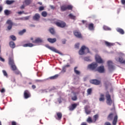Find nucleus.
I'll return each instance as SVG.
<instances>
[{
    "label": "nucleus",
    "instance_id": "nucleus-37",
    "mask_svg": "<svg viewBox=\"0 0 125 125\" xmlns=\"http://www.w3.org/2000/svg\"><path fill=\"white\" fill-rule=\"evenodd\" d=\"M69 18H70V19H72V20H76V16H74L73 14H70L68 15Z\"/></svg>",
    "mask_w": 125,
    "mask_h": 125
},
{
    "label": "nucleus",
    "instance_id": "nucleus-63",
    "mask_svg": "<svg viewBox=\"0 0 125 125\" xmlns=\"http://www.w3.org/2000/svg\"><path fill=\"white\" fill-rule=\"evenodd\" d=\"M63 67H65V68H67V67H70V65L67 64V65H65V66H63Z\"/></svg>",
    "mask_w": 125,
    "mask_h": 125
},
{
    "label": "nucleus",
    "instance_id": "nucleus-24",
    "mask_svg": "<svg viewBox=\"0 0 125 125\" xmlns=\"http://www.w3.org/2000/svg\"><path fill=\"white\" fill-rule=\"evenodd\" d=\"M118 61L121 64H125V60H124L123 57H119V59H118Z\"/></svg>",
    "mask_w": 125,
    "mask_h": 125
},
{
    "label": "nucleus",
    "instance_id": "nucleus-61",
    "mask_svg": "<svg viewBox=\"0 0 125 125\" xmlns=\"http://www.w3.org/2000/svg\"><path fill=\"white\" fill-rule=\"evenodd\" d=\"M36 86L35 85H32V88H33V89H35V88H36Z\"/></svg>",
    "mask_w": 125,
    "mask_h": 125
},
{
    "label": "nucleus",
    "instance_id": "nucleus-4",
    "mask_svg": "<svg viewBox=\"0 0 125 125\" xmlns=\"http://www.w3.org/2000/svg\"><path fill=\"white\" fill-rule=\"evenodd\" d=\"M105 98L106 99V104L109 106H111V105H112V103H113V101H112L111 95H110L108 91H107L105 93Z\"/></svg>",
    "mask_w": 125,
    "mask_h": 125
},
{
    "label": "nucleus",
    "instance_id": "nucleus-47",
    "mask_svg": "<svg viewBox=\"0 0 125 125\" xmlns=\"http://www.w3.org/2000/svg\"><path fill=\"white\" fill-rule=\"evenodd\" d=\"M0 92H1V93H4V92H5V89L4 88H2L0 90Z\"/></svg>",
    "mask_w": 125,
    "mask_h": 125
},
{
    "label": "nucleus",
    "instance_id": "nucleus-9",
    "mask_svg": "<svg viewBox=\"0 0 125 125\" xmlns=\"http://www.w3.org/2000/svg\"><path fill=\"white\" fill-rule=\"evenodd\" d=\"M14 64H15V63H14L13 55L11 54L9 57V65L11 66V65H14Z\"/></svg>",
    "mask_w": 125,
    "mask_h": 125
},
{
    "label": "nucleus",
    "instance_id": "nucleus-21",
    "mask_svg": "<svg viewBox=\"0 0 125 125\" xmlns=\"http://www.w3.org/2000/svg\"><path fill=\"white\" fill-rule=\"evenodd\" d=\"M47 41L49 42H50V43H54V42H56V38H48L47 39Z\"/></svg>",
    "mask_w": 125,
    "mask_h": 125
},
{
    "label": "nucleus",
    "instance_id": "nucleus-16",
    "mask_svg": "<svg viewBox=\"0 0 125 125\" xmlns=\"http://www.w3.org/2000/svg\"><path fill=\"white\" fill-rule=\"evenodd\" d=\"M7 24H8V26L7 27L8 30H10L11 29H12V26H13V22H12V21L11 20H8L7 21Z\"/></svg>",
    "mask_w": 125,
    "mask_h": 125
},
{
    "label": "nucleus",
    "instance_id": "nucleus-38",
    "mask_svg": "<svg viewBox=\"0 0 125 125\" xmlns=\"http://www.w3.org/2000/svg\"><path fill=\"white\" fill-rule=\"evenodd\" d=\"M25 33H26V29H24L19 32V35L22 36V35L25 34Z\"/></svg>",
    "mask_w": 125,
    "mask_h": 125
},
{
    "label": "nucleus",
    "instance_id": "nucleus-44",
    "mask_svg": "<svg viewBox=\"0 0 125 125\" xmlns=\"http://www.w3.org/2000/svg\"><path fill=\"white\" fill-rule=\"evenodd\" d=\"M66 72V68H65V67H62V69L61 71V73H62V74H64V73H65Z\"/></svg>",
    "mask_w": 125,
    "mask_h": 125
},
{
    "label": "nucleus",
    "instance_id": "nucleus-34",
    "mask_svg": "<svg viewBox=\"0 0 125 125\" xmlns=\"http://www.w3.org/2000/svg\"><path fill=\"white\" fill-rule=\"evenodd\" d=\"M5 15L8 16L11 14V11H9L8 10H5L4 11Z\"/></svg>",
    "mask_w": 125,
    "mask_h": 125
},
{
    "label": "nucleus",
    "instance_id": "nucleus-12",
    "mask_svg": "<svg viewBox=\"0 0 125 125\" xmlns=\"http://www.w3.org/2000/svg\"><path fill=\"white\" fill-rule=\"evenodd\" d=\"M23 96L25 99H28V98H30V97H31V93H30L29 91L26 90L24 92Z\"/></svg>",
    "mask_w": 125,
    "mask_h": 125
},
{
    "label": "nucleus",
    "instance_id": "nucleus-28",
    "mask_svg": "<svg viewBox=\"0 0 125 125\" xmlns=\"http://www.w3.org/2000/svg\"><path fill=\"white\" fill-rule=\"evenodd\" d=\"M88 28L90 29L91 31H92L93 30H94V25L93 23H90L88 25Z\"/></svg>",
    "mask_w": 125,
    "mask_h": 125
},
{
    "label": "nucleus",
    "instance_id": "nucleus-14",
    "mask_svg": "<svg viewBox=\"0 0 125 125\" xmlns=\"http://www.w3.org/2000/svg\"><path fill=\"white\" fill-rule=\"evenodd\" d=\"M32 19L34 21H39L40 19H41V16L38 13L35 14V15L33 17Z\"/></svg>",
    "mask_w": 125,
    "mask_h": 125
},
{
    "label": "nucleus",
    "instance_id": "nucleus-6",
    "mask_svg": "<svg viewBox=\"0 0 125 125\" xmlns=\"http://www.w3.org/2000/svg\"><path fill=\"white\" fill-rule=\"evenodd\" d=\"M55 24L58 27H60V28H65L66 27V22L62 21H56Z\"/></svg>",
    "mask_w": 125,
    "mask_h": 125
},
{
    "label": "nucleus",
    "instance_id": "nucleus-26",
    "mask_svg": "<svg viewBox=\"0 0 125 125\" xmlns=\"http://www.w3.org/2000/svg\"><path fill=\"white\" fill-rule=\"evenodd\" d=\"M117 31L118 32V33H120L121 35H124V34H125V31H124L122 28H117Z\"/></svg>",
    "mask_w": 125,
    "mask_h": 125
},
{
    "label": "nucleus",
    "instance_id": "nucleus-15",
    "mask_svg": "<svg viewBox=\"0 0 125 125\" xmlns=\"http://www.w3.org/2000/svg\"><path fill=\"white\" fill-rule=\"evenodd\" d=\"M77 106L78 104H73L69 106L68 109L69 111H74V110L77 108Z\"/></svg>",
    "mask_w": 125,
    "mask_h": 125
},
{
    "label": "nucleus",
    "instance_id": "nucleus-32",
    "mask_svg": "<svg viewBox=\"0 0 125 125\" xmlns=\"http://www.w3.org/2000/svg\"><path fill=\"white\" fill-rule=\"evenodd\" d=\"M31 0H25L23 2V3H25V4L26 5H29V4H31Z\"/></svg>",
    "mask_w": 125,
    "mask_h": 125
},
{
    "label": "nucleus",
    "instance_id": "nucleus-55",
    "mask_svg": "<svg viewBox=\"0 0 125 125\" xmlns=\"http://www.w3.org/2000/svg\"><path fill=\"white\" fill-rule=\"evenodd\" d=\"M81 125H87V124L86 122H83Z\"/></svg>",
    "mask_w": 125,
    "mask_h": 125
},
{
    "label": "nucleus",
    "instance_id": "nucleus-54",
    "mask_svg": "<svg viewBox=\"0 0 125 125\" xmlns=\"http://www.w3.org/2000/svg\"><path fill=\"white\" fill-rule=\"evenodd\" d=\"M3 7L2 6L0 5V13L2 11Z\"/></svg>",
    "mask_w": 125,
    "mask_h": 125
},
{
    "label": "nucleus",
    "instance_id": "nucleus-23",
    "mask_svg": "<svg viewBox=\"0 0 125 125\" xmlns=\"http://www.w3.org/2000/svg\"><path fill=\"white\" fill-rule=\"evenodd\" d=\"M23 46L24 47H33V46H34V44H33L32 43H28L24 44Z\"/></svg>",
    "mask_w": 125,
    "mask_h": 125
},
{
    "label": "nucleus",
    "instance_id": "nucleus-19",
    "mask_svg": "<svg viewBox=\"0 0 125 125\" xmlns=\"http://www.w3.org/2000/svg\"><path fill=\"white\" fill-rule=\"evenodd\" d=\"M33 43H42V39L38 38H37L35 41H33Z\"/></svg>",
    "mask_w": 125,
    "mask_h": 125
},
{
    "label": "nucleus",
    "instance_id": "nucleus-56",
    "mask_svg": "<svg viewBox=\"0 0 125 125\" xmlns=\"http://www.w3.org/2000/svg\"><path fill=\"white\" fill-rule=\"evenodd\" d=\"M121 3L122 4H125V0H121Z\"/></svg>",
    "mask_w": 125,
    "mask_h": 125
},
{
    "label": "nucleus",
    "instance_id": "nucleus-29",
    "mask_svg": "<svg viewBox=\"0 0 125 125\" xmlns=\"http://www.w3.org/2000/svg\"><path fill=\"white\" fill-rule=\"evenodd\" d=\"M104 43L105 45H106V46H108V47H109V46H113V45H114V44H113V43H110L107 41H105Z\"/></svg>",
    "mask_w": 125,
    "mask_h": 125
},
{
    "label": "nucleus",
    "instance_id": "nucleus-31",
    "mask_svg": "<svg viewBox=\"0 0 125 125\" xmlns=\"http://www.w3.org/2000/svg\"><path fill=\"white\" fill-rule=\"evenodd\" d=\"M10 66H11V69H12V71H16V70H17V67L15 65V64H12Z\"/></svg>",
    "mask_w": 125,
    "mask_h": 125
},
{
    "label": "nucleus",
    "instance_id": "nucleus-60",
    "mask_svg": "<svg viewBox=\"0 0 125 125\" xmlns=\"http://www.w3.org/2000/svg\"><path fill=\"white\" fill-rule=\"evenodd\" d=\"M62 42L63 44H65L66 43V40L62 41Z\"/></svg>",
    "mask_w": 125,
    "mask_h": 125
},
{
    "label": "nucleus",
    "instance_id": "nucleus-13",
    "mask_svg": "<svg viewBox=\"0 0 125 125\" xmlns=\"http://www.w3.org/2000/svg\"><path fill=\"white\" fill-rule=\"evenodd\" d=\"M62 113L61 112H57L56 115L55 116V119H56L58 121H61L62 119Z\"/></svg>",
    "mask_w": 125,
    "mask_h": 125
},
{
    "label": "nucleus",
    "instance_id": "nucleus-57",
    "mask_svg": "<svg viewBox=\"0 0 125 125\" xmlns=\"http://www.w3.org/2000/svg\"><path fill=\"white\" fill-rule=\"evenodd\" d=\"M104 30H110V28H109L108 27H106V26H104Z\"/></svg>",
    "mask_w": 125,
    "mask_h": 125
},
{
    "label": "nucleus",
    "instance_id": "nucleus-25",
    "mask_svg": "<svg viewBox=\"0 0 125 125\" xmlns=\"http://www.w3.org/2000/svg\"><path fill=\"white\" fill-rule=\"evenodd\" d=\"M98 118H99V115H98V114H96L93 116V121L94 123H95L97 120H98Z\"/></svg>",
    "mask_w": 125,
    "mask_h": 125
},
{
    "label": "nucleus",
    "instance_id": "nucleus-50",
    "mask_svg": "<svg viewBox=\"0 0 125 125\" xmlns=\"http://www.w3.org/2000/svg\"><path fill=\"white\" fill-rule=\"evenodd\" d=\"M104 125H112L111 124V123H110V122H106L104 123Z\"/></svg>",
    "mask_w": 125,
    "mask_h": 125
},
{
    "label": "nucleus",
    "instance_id": "nucleus-46",
    "mask_svg": "<svg viewBox=\"0 0 125 125\" xmlns=\"http://www.w3.org/2000/svg\"><path fill=\"white\" fill-rule=\"evenodd\" d=\"M79 47H80V43H78L75 44V48H77V49H79Z\"/></svg>",
    "mask_w": 125,
    "mask_h": 125
},
{
    "label": "nucleus",
    "instance_id": "nucleus-27",
    "mask_svg": "<svg viewBox=\"0 0 125 125\" xmlns=\"http://www.w3.org/2000/svg\"><path fill=\"white\" fill-rule=\"evenodd\" d=\"M9 46L11 48H15V43L12 41L10 42Z\"/></svg>",
    "mask_w": 125,
    "mask_h": 125
},
{
    "label": "nucleus",
    "instance_id": "nucleus-2",
    "mask_svg": "<svg viewBox=\"0 0 125 125\" xmlns=\"http://www.w3.org/2000/svg\"><path fill=\"white\" fill-rule=\"evenodd\" d=\"M89 52H90L89 49L84 45L82 46L79 51L80 55H83L85 53H89Z\"/></svg>",
    "mask_w": 125,
    "mask_h": 125
},
{
    "label": "nucleus",
    "instance_id": "nucleus-64",
    "mask_svg": "<svg viewBox=\"0 0 125 125\" xmlns=\"http://www.w3.org/2000/svg\"><path fill=\"white\" fill-rule=\"evenodd\" d=\"M23 12H22V11H20V12H18V14H22V13H23Z\"/></svg>",
    "mask_w": 125,
    "mask_h": 125
},
{
    "label": "nucleus",
    "instance_id": "nucleus-40",
    "mask_svg": "<svg viewBox=\"0 0 125 125\" xmlns=\"http://www.w3.org/2000/svg\"><path fill=\"white\" fill-rule=\"evenodd\" d=\"M92 92V89L91 88H89L87 90V93L88 95H90Z\"/></svg>",
    "mask_w": 125,
    "mask_h": 125
},
{
    "label": "nucleus",
    "instance_id": "nucleus-53",
    "mask_svg": "<svg viewBox=\"0 0 125 125\" xmlns=\"http://www.w3.org/2000/svg\"><path fill=\"white\" fill-rule=\"evenodd\" d=\"M0 61H2V62H4V59L2 58L1 57H0Z\"/></svg>",
    "mask_w": 125,
    "mask_h": 125
},
{
    "label": "nucleus",
    "instance_id": "nucleus-22",
    "mask_svg": "<svg viewBox=\"0 0 125 125\" xmlns=\"http://www.w3.org/2000/svg\"><path fill=\"white\" fill-rule=\"evenodd\" d=\"M88 108H89V106H86L84 108L85 109V112L87 115H89L90 113H91V111L89 110H88Z\"/></svg>",
    "mask_w": 125,
    "mask_h": 125
},
{
    "label": "nucleus",
    "instance_id": "nucleus-10",
    "mask_svg": "<svg viewBox=\"0 0 125 125\" xmlns=\"http://www.w3.org/2000/svg\"><path fill=\"white\" fill-rule=\"evenodd\" d=\"M73 34L74 36L78 39H82V38H83V37L82 36V34L81 33V32H80V31L78 30L74 31Z\"/></svg>",
    "mask_w": 125,
    "mask_h": 125
},
{
    "label": "nucleus",
    "instance_id": "nucleus-51",
    "mask_svg": "<svg viewBox=\"0 0 125 125\" xmlns=\"http://www.w3.org/2000/svg\"><path fill=\"white\" fill-rule=\"evenodd\" d=\"M15 74H16V75H19V74H20V72L16 70L15 71Z\"/></svg>",
    "mask_w": 125,
    "mask_h": 125
},
{
    "label": "nucleus",
    "instance_id": "nucleus-49",
    "mask_svg": "<svg viewBox=\"0 0 125 125\" xmlns=\"http://www.w3.org/2000/svg\"><path fill=\"white\" fill-rule=\"evenodd\" d=\"M44 7H43V6H41V7H39L40 11H42V10H44Z\"/></svg>",
    "mask_w": 125,
    "mask_h": 125
},
{
    "label": "nucleus",
    "instance_id": "nucleus-58",
    "mask_svg": "<svg viewBox=\"0 0 125 125\" xmlns=\"http://www.w3.org/2000/svg\"><path fill=\"white\" fill-rule=\"evenodd\" d=\"M12 125H17L16 122L13 121L12 122Z\"/></svg>",
    "mask_w": 125,
    "mask_h": 125
},
{
    "label": "nucleus",
    "instance_id": "nucleus-48",
    "mask_svg": "<svg viewBox=\"0 0 125 125\" xmlns=\"http://www.w3.org/2000/svg\"><path fill=\"white\" fill-rule=\"evenodd\" d=\"M2 73L4 76H5V77H7V73L5 70H2Z\"/></svg>",
    "mask_w": 125,
    "mask_h": 125
},
{
    "label": "nucleus",
    "instance_id": "nucleus-52",
    "mask_svg": "<svg viewBox=\"0 0 125 125\" xmlns=\"http://www.w3.org/2000/svg\"><path fill=\"white\" fill-rule=\"evenodd\" d=\"M36 82H37V83H42V82H43V80H36Z\"/></svg>",
    "mask_w": 125,
    "mask_h": 125
},
{
    "label": "nucleus",
    "instance_id": "nucleus-42",
    "mask_svg": "<svg viewBox=\"0 0 125 125\" xmlns=\"http://www.w3.org/2000/svg\"><path fill=\"white\" fill-rule=\"evenodd\" d=\"M42 15L43 17H46V16H47V13L45 11H43L42 12Z\"/></svg>",
    "mask_w": 125,
    "mask_h": 125
},
{
    "label": "nucleus",
    "instance_id": "nucleus-45",
    "mask_svg": "<svg viewBox=\"0 0 125 125\" xmlns=\"http://www.w3.org/2000/svg\"><path fill=\"white\" fill-rule=\"evenodd\" d=\"M10 38H11V39H12V40L13 41H15V40H16V37H15V36H14V35H11V36H10Z\"/></svg>",
    "mask_w": 125,
    "mask_h": 125
},
{
    "label": "nucleus",
    "instance_id": "nucleus-8",
    "mask_svg": "<svg viewBox=\"0 0 125 125\" xmlns=\"http://www.w3.org/2000/svg\"><path fill=\"white\" fill-rule=\"evenodd\" d=\"M96 71L98 72L100 74L105 73V68H104V66L101 65L100 66H99L96 69Z\"/></svg>",
    "mask_w": 125,
    "mask_h": 125
},
{
    "label": "nucleus",
    "instance_id": "nucleus-36",
    "mask_svg": "<svg viewBox=\"0 0 125 125\" xmlns=\"http://www.w3.org/2000/svg\"><path fill=\"white\" fill-rule=\"evenodd\" d=\"M49 32L51 33L52 35H55V30H54V28H51L49 29Z\"/></svg>",
    "mask_w": 125,
    "mask_h": 125
},
{
    "label": "nucleus",
    "instance_id": "nucleus-35",
    "mask_svg": "<svg viewBox=\"0 0 125 125\" xmlns=\"http://www.w3.org/2000/svg\"><path fill=\"white\" fill-rule=\"evenodd\" d=\"M58 77H59V75L58 74H56L55 75L50 77V80H56V79H57V78H58Z\"/></svg>",
    "mask_w": 125,
    "mask_h": 125
},
{
    "label": "nucleus",
    "instance_id": "nucleus-3",
    "mask_svg": "<svg viewBox=\"0 0 125 125\" xmlns=\"http://www.w3.org/2000/svg\"><path fill=\"white\" fill-rule=\"evenodd\" d=\"M98 66V64H97V63L93 62L88 65L87 69H88V70H91V71H95V72H96Z\"/></svg>",
    "mask_w": 125,
    "mask_h": 125
},
{
    "label": "nucleus",
    "instance_id": "nucleus-18",
    "mask_svg": "<svg viewBox=\"0 0 125 125\" xmlns=\"http://www.w3.org/2000/svg\"><path fill=\"white\" fill-rule=\"evenodd\" d=\"M95 59L96 62L98 63H99L100 64L103 63V60H102V59H101V57H100L99 56H97Z\"/></svg>",
    "mask_w": 125,
    "mask_h": 125
},
{
    "label": "nucleus",
    "instance_id": "nucleus-41",
    "mask_svg": "<svg viewBox=\"0 0 125 125\" xmlns=\"http://www.w3.org/2000/svg\"><path fill=\"white\" fill-rule=\"evenodd\" d=\"M71 99L72 101H76L78 99V97L75 95L73 97H72Z\"/></svg>",
    "mask_w": 125,
    "mask_h": 125
},
{
    "label": "nucleus",
    "instance_id": "nucleus-30",
    "mask_svg": "<svg viewBox=\"0 0 125 125\" xmlns=\"http://www.w3.org/2000/svg\"><path fill=\"white\" fill-rule=\"evenodd\" d=\"M86 122L88 123L89 124H91L92 123H94L93 121V119L92 120V118L91 117H89L86 120Z\"/></svg>",
    "mask_w": 125,
    "mask_h": 125
},
{
    "label": "nucleus",
    "instance_id": "nucleus-33",
    "mask_svg": "<svg viewBox=\"0 0 125 125\" xmlns=\"http://www.w3.org/2000/svg\"><path fill=\"white\" fill-rule=\"evenodd\" d=\"M77 69H78L77 66H76L74 67V73H75L76 75H80V74H81V72H80V71L79 70H77Z\"/></svg>",
    "mask_w": 125,
    "mask_h": 125
},
{
    "label": "nucleus",
    "instance_id": "nucleus-43",
    "mask_svg": "<svg viewBox=\"0 0 125 125\" xmlns=\"http://www.w3.org/2000/svg\"><path fill=\"white\" fill-rule=\"evenodd\" d=\"M84 60L87 62L91 61V60H90L89 57H87L84 58Z\"/></svg>",
    "mask_w": 125,
    "mask_h": 125
},
{
    "label": "nucleus",
    "instance_id": "nucleus-59",
    "mask_svg": "<svg viewBox=\"0 0 125 125\" xmlns=\"http://www.w3.org/2000/svg\"><path fill=\"white\" fill-rule=\"evenodd\" d=\"M23 8H25V6L24 5H22L21 7V9H23Z\"/></svg>",
    "mask_w": 125,
    "mask_h": 125
},
{
    "label": "nucleus",
    "instance_id": "nucleus-5",
    "mask_svg": "<svg viewBox=\"0 0 125 125\" xmlns=\"http://www.w3.org/2000/svg\"><path fill=\"white\" fill-rule=\"evenodd\" d=\"M72 10L73 9V6L72 5H68L66 6V5H63L61 6V11H66L67 10Z\"/></svg>",
    "mask_w": 125,
    "mask_h": 125
},
{
    "label": "nucleus",
    "instance_id": "nucleus-1",
    "mask_svg": "<svg viewBox=\"0 0 125 125\" xmlns=\"http://www.w3.org/2000/svg\"><path fill=\"white\" fill-rule=\"evenodd\" d=\"M113 118H114V119L112 121V125H117V123H118V115L116 112L110 113L108 115L107 119L108 121H112V120H113Z\"/></svg>",
    "mask_w": 125,
    "mask_h": 125
},
{
    "label": "nucleus",
    "instance_id": "nucleus-11",
    "mask_svg": "<svg viewBox=\"0 0 125 125\" xmlns=\"http://www.w3.org/2000/svg\"><path fill=\"white\" fill-rule=\"evenodd\" d=\"M107 65L108 66V69L110 70V71H113L114 69H115V67H114V65H113V62L111 61H109L107 62Z\"/></svg>",
    "mask_w": 125,
    "mask_h": 125
},
{
    "label": "nucleus",
    "instance_id": "nucleus-17",
    "mask_svg": "<svg viewBox=\"0 0 125 125\" xmlns=\"http://www.w3.org/2000/svg\"><path fill=\"white\" fill-rule=\"evenodd\" d=\"M47 47L49 48V49H50V50H52V51H54V52H56V53H58L59 54H61V53L59 52L57 49H56L55 48L53 47H50V46L47 45Z\"/></svg>",
    "mask_w": 125,
    "mask_h": 125
},
{
    "label": "nucleus",
    "instance_id": "nucleus-39",
    "mask_svg": "<svg viewBox=\"0 0 125 125\" xmlns=\"http://www.w3.org/2000/svg\"><path fill=\"white\" fill-rule=\"evenodd\" d=\"M14 2V0H7L6 1V3L8 5L12 4Z\"/></svg>",
    "mask_w": 125,
    "mask_h": 125
},
{
    "label": "nucleus",
    "instance_id": "nucleus-20",
    "mask_svg": "<svg viewBox=\"0 0 125 125\" xmlns=\"http://www.w3.org/2000/svg\"><path fill=\"white\" fill-rule=\"evenodd\" d=\"M104 101H105V96L103 94H101L100 97L99 98V101H100V102H104Z\"/></svg>",
    "mask_w": 125,
    "mask_h": 125
},
{
    "label": "nucleus",
    "instance_id": "nucleus-7",
    "mask_svg": "<svg viewBox=\"0 0 125 125\" xmlns=\"http://www.w3.org/2000/svg\"><path fill=\"white\" fill-rule=\"evenodd\" d=\"M90 83L92 84H95V85H99L101 83V81L97 79H93L90 80Z\"/></svg>",
    "mask_w": 125,
    "mask_h": 125
},
{
    "label": "nucleus",
    "instance_id": "nucleus-62",
    "mask_svg": "<svg viewBox=\"0 0 125 125\" xmlns=\"http://www.w3.org/2000/svg\"><path fill=\"white\" fill-rule=\"evenodd\" d=\"M58 101L59 103H61V102H62L61 99H59Z\"/></svg>",
    "mask_w": 125,
    "mask_h": 125
}]
</instances>
